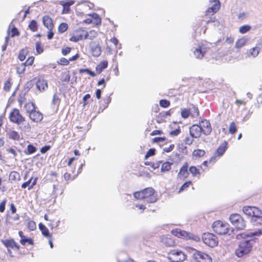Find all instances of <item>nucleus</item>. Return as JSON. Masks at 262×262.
Here are the masks:
<instances>
[{
	"mask_svg": "<svg viewBox=\"0 0 262 262\" xmlns=\"http://www.w3.org/2000/svg\"><path fill=\"white\" fill-rule=\"evenodd\" d=\"M181 115L182 118H187L190 115V110L188 108H183L182 110Z\"/></svg>",
	"mask_w": 262,
	"mask_h": 262,
	"instance_id": "nucleus-47",
	"label": "nucleus"
},
{
	"mask_svg": "<svg viewBox=\"0 0 262 262\" xmlns=\"http://www.w3.org/2000/svg\"><path fill=\"white\" fill-rule=\"evenodd\" d=\"M35 49L37 54H40L43 52V46L40 41H37L35 43Z\"/></svg>",
	"mask_w": 262,
	"mask_h": 262,
	"instance_id": "nucleus-41",
	"label": "nucleus"
},
{
	"mask_svg": "<svg viewBox=\"0 0 262 262\" xmlns=\"http://www.w3.org/2000/svg\"><path fill=\"white\" fill-rule=\"evenodd\" d=\"M13 84V80L12 77H8L4 83L3 90L5 92H8L10 91Z\"/></svg>",
	"mask_w": 262,
	"mask_h": 262,
	"instance_id": "nucleus-28",
	"label": "nucleus"
},
{
	"mask_svg": "<svg viewBox=\"0 0 262 262\" xmlns=\"http://www.w3.org/2000/svg\"><path fill=\"white\" fill-rule=\"evenodd\" d=\"M28 28L32 32H36L38 30L37 21L35 20H32L28 25Z\"/></svg>",
	"mask_w": 262,
	"mask_h": 262,
	"instance_id": "nucleus-39",
	"label": "nucleus"
},
{
	"mask_svg": "<svg viewBox=\"0 0 262 262\" xmlns=\"http://www.w3.org/2000/svg\"><path fill=\"white\" fill-rule=\"evenodd\" d=\"M228 147V143L226 141H223L217 148L213 156L211 157L209 160V163L215 162L216 160V158H219L222 156Z\"/></svg>",
	"mask_w": 262,
	"mask_h": 262,
	"instance_id": "nucleus-10",
	"label": "nucleus"
},
{
	"mask_svg": "<svg viewBox=\"0 0 262 262\" xmlns=\"http://www.w3.org/2000/svg\"><path fill=\"white\" fill-rule=\"evenodd\" d=\"M29 51L27 48H24L20 50L18 55V59L21 61H24L26 57V56L29 54Z\"/></svg>",
	"mask_w": 262,
	"mask_h": 262,
	"instance_id": "nucleus-32",
	"label": "nucleus"
},
{
	"mask_svg": "<svg viewBox=\"0 0 262 262\" xmlns=\"http://www.w3.org/2000/svg\"><path fill=\"white\" fill-rule=\"evenodd\" d=\"M44 219L49 221L48 226L51 228V230L56 229L58 227L60 223V221L57 219V217L54 216L52 214H45Z\"/></svg>",
	"mask_w": 262,
	"mask_h": 262,
	"instance_id": "nucleus-14",
	"label": "nucleus"
},
{
	"mask_svg": "<svg viewBox=\"0 0 262 262\" xmlns=\"http://www.w3.org/2000/svg\"><path fill=\"white\" fill-rule=\"evenodd\" d=\"M192 258L195 262H212V260L210 255L199 250L193 253Z\"/></svg>",
	"mask_w": 262,
	"mask_h": 262,
	"instance_id": "nucleus-11",
	"label": "nucleus"
},
{
	"mask_svg": "<svg viewBox=\"0 0 262 262\" xmlns=\"http://www.w3.org/2000/svg\"><path fill=\"white\" fill-rule=\"evenodd\" d=\"M251 27L250 26L248 25H245L241 26L239 28V32L242 34H245L247 32L251 30Z\"/></svg>",
	"mask_w": 262,
	"mask_h": 262,
	"instance_id": "nucleus-46",
	"label": "nucleus"
},
{
	"mask_svg": "<svg viewBox=\"0 0 262 262\" xmlns=\"http://www.w3.org/2000/svg\"><path fill=\"white\" fill-rule=\"evenodd\" d=\"M189 172L193 177H199L201 175L200 169L195 166H190L189 168Z\"/></svg>",
	"mask_w": 262,
	"mask_h": 262,
	"instance_id": "nucleus-35",
	"label": "nucleus"
},
{
	"mask_svg": "<svg viewBox=\"0 0 262 262\" xmlns=\"http://www.w3.org/2000/svg\"><path fill=\"white\" fill-rule=\"evenodd\" d=\"M213 231L219 235L227 234L229 230V225L222 221L218 220L213 222L212 225Z\"/></svg>",
	"mask_w": 262,
	"mask_h": 262,
	"instance_id": "nucleus-5",
	"label": "nucleus"
},
{
	"mask_svg": "<svg viewBox=\"0 0 262 262\" xmlns=\"http://www.w3.org/2000/svg\"><path fill=\"white\" fill-rule=\"evenodd\" d=\"M88 39H93L98 35L97 32L95 30H91L90 32H88Z\"/></svg>",
	"mask_w": 262,
	"mask_h": 262,
	"instance_id": "nucleus-57",
	"label": "nucleus"
},
{
	"mask_svg": "<svg viewBox=\"0 0 262 262\" xmlns=\"http://www.w3.org/2000/svg\"><path fill=\"white\" fill-rule=\"evenodd\" d=\"M190 110L192 117H198L199 116V110L198 107L192 105V108Z\"/></svg>",
	"mask_w": 262,
	"mask_h": 262,
	"instance_id": "nucleus-52",
	"label": "nucleus"
},
{
	"mask_svg": "<svg viewBox=\"0 0 262 262\" xmlns=\"http://www.w3.org/2000/svg\"><path fill=\"white\" fill-rule=\"evenodd\" d=\"M8 31H9L10 35L11 37L19 36L20 34L17 28H16L15 25L12 24H10L9 25V29Z\"/></svg>",
	"mask_w": 262,
	"mask_h": 262,
	"instance_id": "nucleus-29",
	"label": "nucleus"
},
{
	"mask_svg": "<svg viewBox=\"0 0 262 262\" xmlns=\"http://www.w3.org/2000/svg\"><path fill=\"white\" fill-rule=\"evenodd\" d=\"M20 176L18 172L16 171H12L9 174V180H19Z\"/></svg>",
	"mask_w": 262,
	"mask_h": 262,
	"instance_id": "nucleus-43",
	"label": "nucleus"
},
{
	"mask_svg": "<svg viewBox=\"0 0 262 262\" xmlns=\"http://www.w3.org/2000/svg\"><path fill=\"white\" fill-rule=\"evenodd\" d=\"M72 48L71 47H67L61 49V54L63 56H66L69 54L71 51Z\"/></svg>",
	"mask_w": 262,
	"mask_h": 262,
	"instance_id": "nucleus-62",
	"label": "nucleus"
},
{
	"mask_svg": "<svg viewBox=\"0 0 262 262\" xmlns=\"http://www.w3.org/2000/svg\"><path fill=\"white\" fill-rule=\"evenodd\" d=\"M35 58L34 56H30L28 58L26 61L24 63L25 65L26 66H32L34 61Z\"/></svg>",
	"mask_w": 262,
	"mask_h": 262,
	"instance_id": "nucleus-58",
	"label": "nucleus"
},
{
	"mask_svg": "<svg viewBox=\"0 0 262 262\" xmlns=\"http://www.w3.org/2000/svg\"><path fill=\"white\" fill-rule=\"evenodd\" d=\"M24 107L27 113L29 114L31 112H33L36 109V106L34 103L32 102H28L25 104Z\"/></svg>",
	"mask_w": 262,
	"mask_h": 262,
	"instance_id": "nucleus-34",
	"label": "nucleus"
},
{
	"mask_svg": "<svg viewBox=\"0 0 262 262\" xmlns=\"http://www.w3.org/2000/svg\"><path fill=\"white\" fill-rule=\"evenodd\" d=\"M18 235L20 237L19 242L21 244V245L25 246L27 243H28L30 245H34L33 240L31 238H28L26 236H25L22 231H18Z\"/></svg>",
	"mask_w": 262,
	"mask_h": 262,
	"instance_id": "nucleus-23",
	"label": "nucleus"
},
{
	"mask_svg": "<svg viewBox=\"0 0 262 262\" xmlns=\"http://www.w3.org/2000/svg\"><path fill=\"white\" fill-rule=\"evenodd\" d=\"M108 66V62L106 60L101 61L96 67V71L98 73H101L102 71Z\"/></svg>",
	"mask_w": 262,
	"mask_h": 262,
	"instance_id": "nucleus-30",
	"label": "nucleus"
},
{
	"mask_svg": "<svg viewBox=\"0 0 262 262\" xmlns=\"http://www.w3.org/2000/svg\"><path fill=\"white\" fill-rule=\"evenodd\" d=\"M167 258L169 260H174L177 262H183L186 259L187 255L181 250L173 249L168 253Z\"/></svg>",
	"mask_w": 262,
	"mask_h": 262,
	"instance_id": "nucleus-4",
	"label": "nucleus"
},
{
	"mask_svg": "<svg viewBox=\"0 0 262 262\" xmlns=\"http://www.w3.org/2000/svg\"><path fill=\"white\" fill-rule=\"evenodd\" d=\"M91 53L94 57H98L101 53V47L99 45H95L92 47Z\"/></svg>",
	"mask_w": 262,
	"mask_h": 262,
	"instance_id": "nucleus-31",
	"label": "nucleus"
},
{
	"mask_svg": "<svg viewBox=\"0 0 262 262\" xmlns=\"http://www.w3.org/2000/svg\"><path fill=\"white\" fill-rule=\"evenodd\" d=\"M29 118L34 122H40L43 119V114L36 109L29 114Z\"/></svg>",
	"mask_w": 262,
	"mask_h": 262,
	"instance_id": "nucleus-19",
	"label": "nucleus"
},
{
	"mask_svg": "<svg viewBox=\"0 0 262 262\" xmlns=\"http://www.w3.org/2000/svg\"><path fill=\"white\" fill-rule=\"evenodd\" d=\"M16 70L17 74H23L26 70V66L24 63H21L16 67Z\"/></svg>",
	"mask_w": 262,
	"mask_h": 262,
	"instance_id": "nucleus-44",
	"label": "nucleus"
},
{
	"mask_svg": "<svg viewBox=\"0 0 262 262\" xmlns=\"http://www.w3.org/2000/svg\"><path fill=\"white\" fill-rule=\"evenodd\" d=\"M260 51V48L257 47H255L250 49L247 53L248 56L249 57L252 56L253 57H256Z\"/></svg>",
	"mask_w": 262,
	"mask_h": 262,
	"instance_id": "nucleus-33",
	"label": "nucleus"
},
{
	"mask_svg": "<svg viewBox=\"0 0 262 262\" xmlns=\"http://www.w3.org/2000/svg\"><path fill=\"white\" fill-rule=\"evenodd\" d=\"M229 220L232 224L238 230H243L246 227L245 221L238 214H231L230 216Z\"/></svg>",
	"mask_w": 262,
	"mask_h": 262,
	"instance_id": "nucleus-8",
	"label": "nucleus"
},
{
	"mask_svg": "<svg viewBox=\"0 0 262 262\" xmlns=\"http://www.w3.org/2000/svg\"><path fill=\"white\" fill-rule=\"evenodd\" d=\"M235 103L238 107H239L241 105H246L247 102L244 100L237 99L235 101Z\"/></svg>",
	"mask_w": 262,
	"mask_h": 262,
	"instance_id": "nucleus-64",
	"label": "nucleus"
},
{
	"mask_svg": "<svg viewBox=\"0 0 262 262\" xmlns=\"http://www.w3.org/2000/svg\"><path fill=\"white\" fill-rule=\"evenodd\" d=\"M134 196L138 200L147 199V202L151 203L157 201L155 190L151 187L146 188L142 190L134 193Z\"/></svg>",
	"mask_w": 262,
	"mask_h": 262,
	"instance_id": "nucleus-2",
	"label": "nucleus"
},
{
	"mask_svg": "<svg viewBox=\"0 0 262 262\" xmlns=\"http://www.w3.org/2000/svg\"><path fill=\"white\" fill-rule=\"evenodd\" d=\"M194 138H192V137H186L184 140V143L188 145H190L192 144L194 141Z\"/></svg>",
	"mask_w": 262,
	"mask_h": 262,
	"instance_id": "nucleus-61",
	"label": "nucleus"
},
{
	"mask_svg": "<svg viewBox=\"0 0 262 262\" xmlns=\"http://www.w3.org/2000/svg\"><path fill=\"white\" fill-rule=\"evenodd\" d=\"M205 154V151L203 149H194L192 152V156L196 158H201L203 157Z\"/></svg>",
	"mask_w": 262,
	"mask_h": 262,
	"instance_id": "nucleus-37",
	"label": "nucleus"
},
{
	"mask_svg": "<svg viewBox=\"0 0 262 262\" xmlns=\"http://www.w3.org/2000/svg\"><path fill=\"white\" fill-rule=\"evenodd\" d=\"M6 137L10 139L15 141H19L21 139L20 135L18 132L11 129L6 130Z\"/></svg>",
	"mask_w": 262,
	"mask_h": 262,
	"instance_id": "nucleus-22",
	"label": "nucleus"
},
{
	"mask_svg": "<svg viewBox=\"0 0 262 262\" xmlns=\"http://www.w3.org/2000/svg\"><path fill=\"white\" fill-rule=\"evenodd\" d=\"M163 245L166 247H171L175 246V241L172 238L167 236H163L161 239Z\"/></svg>",
	"mask_w": 262,
	"mask_h": 262,
	"instance_id": "nucleus-25",
	"label": "nucleus"
},
{
	"mask_svg": "<svg viewBox=\"0 0 262 262\" xmlns=\"http://www.w3.org/2000/svg\"><path fill=\"white\" fill-rule=\"evenodd\" d=\"M37 148L32 144H29L27 148V154L30 155L36 152Z\"/></svg>",
	"mask_w": 262,
	"mask_h": 262,
	"instance_id": "nucleus-48",
	"label": "nucleus"
},
{
	"mask_svg": "<svg viewBox=\"0 0 262 262\" xmlns=\"http://www.w3.org/2000/svg\"><path fill=\"white\" fill-rule=\"evenodd\" d=\"M189 134L191 137L198 138L202 135L201 129L198 124H193L189 128Z\"/></svg>",
	"mask_w": 262,
	"mask_h": 262,
	"instance_id": "nucleus-18",
	"label": "nucleus"
},
{
	"mask_svg": "<svg viewBox=\"0 0 262 262\" xmlns=\"http://www.w3.org/2000/svg\"><path fill=\"white\" fill-rule=\"evenodd\" d=\"M79 73H86L92 77H94L95 76V73L88 69H81L79 70Z\"/></svg>",
	"mask_w": 262,
	"mask_h": 262,
	"instance_id": "nucleus-59",
	"label": "nucleus"
},
{
	"mask_svg": "<svg viewBox=\"0 0 262 262\" xmlns=\"http://www.w3.org/2000/svg\"><path fill=\"white\" fill-rule=\"evenodd\" d=\"M36 86L39 92H42L48 89V85L47 80L42 78H39L36 82Z\"/></svg>",
	"mask_w": 262,
	"mask_h": 262,
	"instance_id": "nucleus-20",
	"label": "nucleus"
},
{
	"mask_svg": "<svg viewBox=\"0 0 262 262\" xmlns=\"http://www.w3.org/2000/svg\"><path fill=\"white\" fill-rule=\"evenodd\" d=\"M88 31L82 28H79L72 32L70 40L73 42H77L79 40H85L88 39Z\"/></svg>",
	"mask_w": 262,
	"mask_h": 262,
	"instance_id": "nucleus-7",
	"label": "nucleus"
},
{
	"mask_svg": "<svg viewBox=\"0 0 262 262\" xmlns=\"http://www.w3.org/2000/svg\"><path fill=\"white\" fill-rule=\"evenodd\" d=\"M247 42V39L245 38H241L237 40L235 42V47L239 49L245 46Z\"/></svg>",
	"mask_w": 262,
	"mask_h": 262,
	"instance_id": "nucleus-38",
	"label": "nucleus"
},
{
	"mask_svg": "<svg viewBox=\"0 0 262 262\" xmlns=\"http://www.w3.org/2000/svg\"><path fill=\"white\" fill-rule=\"evenodd\" d=\"M68 28V25L67 23H61L58 28V31L60 33H63L67 30Z\"/></svg>",
	"mask_w": 262,
	"mask_h": 262,
	"instance_id": "nucleus-49",
	"label": "nucleus"
},
{
	"mask_svg": "<svg viewBox=\"0 0 262 262\" xmlns=\"http://www.w3.org/2000/svg\"><path fill=\"white\" fill-rule=\"evenodd\" d=\"M36 181H26L22 184L21 187L23 188L28 187V189L30 190L36 185Z\"/></svg>",
	"mask_w": 262,
	"mask_h": 262,
	"instance_id": "nucleus-42",
	"label": "nucleus"
},
{
	"mask_svg": "<svg viewBox=\"0 0 262 262\" xmlns=\"http://www.w3.org/2000/svg\"><path fill=\"white\" fill-rule=\"evenodd\" d=\"M3 244L7 248L9 254L12 256L11 249L19 250L20 246L13 238L2 240Z\"/></svg>",
	"mask_w": 262,
	"mask_h": 262,
	"instance_id": "nucleus-12",
	"label": "nucleus"
},
{
	"mask_svg": "<svg viewBox=\"0 0 262 262\" xmlns=\"http://www.w3.org/2000/svg\"><path fill=\"white\" fill-rule=\"evenodd\" d=\"M255 241L254 239L243 240L238 243L235 250V255L239 258L243 257L250 253L252 251Z\"/></svg>",
	"mask_w": 262,
	"mask_h": 262,
	"instance_id": "nucleus-1",
	"label": "nucleus"
},
{
	"mask_svg": "<svg viewBox=\"0 0 262 262\" xmlns=\"http://www.w3.org/2000/svg\"><path fill=\"white\" fill-rule=\"evenodd\" d=\"M42 21L43 25L48 30H53L54 28V24L53 20L50 16L48 15L42 17Z\"/></svg>",
	"mask_w": 262,
	"mask_h": 262,
	"instance_id": "nucleus-21",
	"label": "nucleus"
},
{
	"mask_svg": "<svg viewBox=\"0 0 262 262\" xmlns=\"http://www.w3.org/2000/svg\"><path fill=\"white\" fill-rule=\"evenodd\" d=\"M243 211L245 214L254 219L256 225H262V212L257 207L254 206H244Z\"/></svg>",
	"mask_w": 262,
	"mask_h": 262,
	"instance_id": "nucleus-3",
	"label": "nucleus"
},
{
	"mask_svg": "<svg viewBox=\"0 0 262 262\" xmlns=\"http://www.w3.org/2000/svg\"><path fill=\"white\" fill-rule=\"evenodd\" d=\"M262 234V229L258 230L254 232H250L247 234V236L248 237H252L255 235H260Z\"/></svg>",
	"mask_w": 262,
	"mask_h": 262,
	"instance_id": "nucleus-63",
	"label": "nucleus"
},
{
	"mask_svg": "<svg viewBox=\"0 0 262 262\" xmlns=\"http://www.w3.org/2000/svg\"><path fill=\"white\" fill-rule=\"evenodd\" d=\"M156 149L155 148H150L146 153L145 155L144 159H147L149 157L151 156H153L155 155Z\"/></svg>",
	"mask_w": 262,
	"mask_h": 262,
	"instance_id": "nucleus-55",
	"label": "nucleus"
},
{
	"mask_svg": "<svg viewBox=\"0 0 262 262\" xmlns=\"http://www.w3.org/2000/svg\"><path fill=\"white\" fill-rule=\"evenodd\" d=\"M9 119L10 122L18 125L25 121V117L21 114L19 110L16 108L12 110L9 114Z\"/></svg>",
	"mask_w": 262,
	"mask_h": 262,
	"instance_id": "nucleus-6",
	"label": "nucleus"
},
{
	"mask_svg": "<svg viewBox=\"0 0 262 262\" xmlns=\"http://www.w3.org/2000/svg\"><path fill=\"white\" fill-rule=\"evenodd\" d=\"M188 163L185 162L183 163V165L180 167L178 173V178L180 180H185L188 177L189 172L188 170Z\"/></svg>",
	"mask_w": 262,
	"mask_h": 262,
	"instance_id": "nucleus-16",
	"label": "nucleus"
},
{
	"mask_svg": "<svg viewBox=\"0 0 262 262\" xmlns=\"http://www.w3.org/2000/svg\"><path fill=\"white\" fill-rule=\"evenodd\" d=\"M91 19H92V24L94 27L95 26H99L101 24V19L99 15L96 13H93L91 14Z\"/></svg>",
	"mask_w": 262,
	"mask_h": 262,
	"instance_id": "nucleus-27",
	"label": "nucleus"
},
{
	"mask_svg": "<svg viewBox=\"0 0 262 262\" xmlns=\"http://www.w3.org/2000/svg\"><path fill=\"white\" fill-rule=\"evenodd\" d=\"M201 129V132L206 136L209 135L212 131L211 124L208 120H202L198 124Z\"/></svg>",
	"mask_w": 262,
	"mask_h": 262,
	"instance_id": "nucleus-15",
	"label": "nucleus"
},
{
	"mask_svg": "<svg viewBox=\"0 0 262 262\" xmlns=\"http://www.w3.org/2000/svg\"><path fill=\"white\" fill-rule=\"evenodd\" d=\"M171 233L175 236L185 239H188L191 238L189 233L179 228L172 229L171 231Z\"/></svg>",
	"mask_w": 262,
	"mask_h": 262,
	"instance_id": "nucleus-17",
	"label": "nucleus"
},
{
	"mask_svg": "<svg viewBox=\"0 0 262 262\" xmlns=\"http://www.w3.org/2000/svg\"><path fill=\"white\" fill-rule=\"evenodd\" d=\"M58 64L61 65V66H68L70 63V61L69 59H67L64 57H62L60 59H59V60L57 61Z\"/></svg>",
	"mask_w": 262,
	"mask_h": 262,
	"instance_id": "nucleus-51",
	"label": "nucleus"
},
{
	"mask_svg": "<svg viewBox=\"0 0 262 262\" xmlns=\"http://www.w3.org/2000/svg\"><path fill=\"white\" fill-rule=\"evenodd\" d=\"M19 215L18 214H16L15 216L7 220L6 222L7 224L12 225V221H17L19 220Z\"/></svg>",
	"mask_w": 262,
	"mask_h": 262,
	"instance_id": "nucleus-60",
	"label": "nucleus"
},
{
	"mask_svg": "<svg viewBox=\"0 0 262 262\" xmlns=\"http://www.w3.org/2000/svg\"><path fill=\"white\" fill-rule=\"evenodd\" d=\"M27 227L30 231H34L36 228V225L34 221H29L27 223Z\"/></svg>",
	"mask_w": 262,
	"mask_h": 262,
	"instance_id": "nucleus-53",
	"label": "nucleus"
},
{
	"mask_svg": "<svg viewBox=\"0 0 262 262\" xmlns=\"http://www.w3.org/2000/svg\"><path fill=\"white\" fill-rule=\"evenodd\" d=\"M210 3L212 4L210 7H209L205 11V16L213 15L220 9L221 4L219 0H210Z\"/></svg>",
	"mask_w": 262,
	"mask_h": 262,
	"instance_id": "nucleus-13",
	"label": "nucleus"
},
{
	"mask_svg": "<svg viewBox=\"0 0 262 262\" xmlns=\"http://www.w3.org/2000/svg\"><path fill=\"white\" fill-rule=\"evenodd\" d=\"M237 131V126L234 122L230 123L229 126V132L230 134L234 135Z\"/></svg>",
	"mask_w": 262,
	"mask_h": 262,
	"instance_id": "nucleus-45",
	"label": "nucleus"
},
{
	"mask_svg": "<svg viewBox=\"0 0 262 262\" xmlns=\"http://www.w3.org/2000/svg\"><path fill=\"white\" fill-rule=\"evenodd\" d=\"M52 103L53 104L58 106L60 103V99L57 94H55L53 97Z\"/></svg>",
	"mask_w": 262,
	"mask_h": 262,
	"instance_id": "nucleus-56",
	"label": "nucleus"
},
{
	"mask_svg": "<svg viewBox=\"0 0 262 262\" xmlns=\"http://www.w3.org/2000/svg\"><path fill=\"white\" fill-rule=\"evenodd\" d=\"M172 113V109H170L167 111H163L159 113L157 116V120L159 123L165 121V119L168 116H170Z\"/></svg>",
	"mask_w": 262,
	"mask_h": 262,
	"instance_id": "nucleus-24",
	"label": "nucleus"
},
{
	"mask_svg": "<svg viewBox=\"0 0 262 262\" xmlns=\"http://www.w3.org/2000/svg\"><path fill=\"white\" fill-rule=\"evenodd\" d=\"M160 105L163 108H167L170 105V102L166 99H161L159 101Z\"/></svg>",
	"mask_w": 262,
	"mask_h": 262,
	"instance_id": "nucleus-50",
	"label": "nucleus"
},
{
	"mask_svg": "<svg viewBox=\"0 0 262 262\" xmlns=\"http://www.w3.org/2000/svg\"><path fill=\"white\" fill-rule=\"evenodd\" d=\"M25 100H26L25 94L24 93H21V94H19V95L18 97V99H17V101L19 103V105L20 107L22 106L24 102V101H25Z\"/></svg>",
	"mask_w": 262,
	"mask_h": 262,
	"instance_id": "nucleus-54",
	"label": "nucleus"
},
{
	"mask_svg": "<svg viewBox=\"0 0 262 262\" xmlns=\"http://www.w3.org/2000/svg\"><path fill=\"white\" fill-rule=\"evenodd\" d=\"M205 52H203L202 50V46H199L198 48H196L194 51V54L197 58L201 59L204 56Z\"/></svg>",
	"mask_w": 262,
	"mask_h": 262,
	"instance_id": "nucleus-36",
	"label": "nucleus"
},
{
	"mask_svg": "<svg viewBox=\"0 0 262 262\" xmlns=\"http://www.w3.org/2000/svg\"><path fill=\"white\" fill-rule=\"evenodd\" d=\"M38 227L41 232V234L44 237L47 238L52 237V234L50 232L48 228L42 223H39Z\"/></svg>",
	"mask_w": 262,
	"mask_h": 262,
	"instance_id": "nucleus-26",
	"label": "nucleus"
},
{
	"mask_svg": "<svg viewBox=\"0 0 262 262\" xmlns=\"http://www.w3.org/2000/svg\"><path fill=\"white\" fill-rule=\"evenodd\" d=\"M172 163L169 162H164L161 166V170L162 172L168 171L171 169Z\"/></svg>",
	"mask_w": 262,
	"mask_h": 262,
	"instance_id": "nucleus-40",
	"label": "nucleus"
},
{
	"mask_svg": "<svg viewBox=\"0 0 262 262\" xmlns=\"http://www.w3.org/2000/svg\"><path fill=\"white\" fill-rule=\"evenodd\" d=\"M203 242L207 246L214 247L218 244V238L213 234L210 233H204L202 235Z\"/></svg>",
	"mask_w": 262,
	"mask_h": 262,
	"instance_id": "nucleus-9",
	"label": "nucleus"
}]
</instances>
